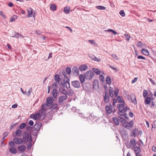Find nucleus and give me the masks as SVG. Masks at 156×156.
Returning <instances> with one entry per match:
<instances>
[{
	"label": "nucleus",
	"mask_w": 156,
	"mask_h": 156,
	"mask_svg": "<svg viewBox=\"0 0 156 156\" xmlns=\"http://www.w3.org/2000/svg\"><path fill=\"white\" fill-rule=\"evenodd\" d=\"M117 108L119 111V114L126 112L128 110H129V108L127 106H125V102H123L122 104H118Z\"/></svg>",
	"instance_id": "obj_1"
},
{
	"label": "nucleus",
	"mask_w": 156,
	"mask_h": 156,
	"mask_svg": "<svg viewBox=\"0 0 156 156\" xmlns=\"http://www.w3.org/2000/svg\"><path fill=\"white\" fill-rule=\"evenodd\" d=\"M46 111L45 110L41 109L39 111V113L40 114V117L42 116V117H44L45 114H46Z\"/></svg>",
	"instance_id": "obj_23"
},
{
	"label": "nucleus",
	"mask_w": 156,
	"mask_h": 156,
	"mask_svg": "<svg viewBox=\"0 0 156 156\" xmlns=\"http://www.w3.org/2000/svg\"><path fill=\"white\" fill-rule=\"evenodd\" d=\"M103 101L105 103H108L110 101V98L108 91L104 92L103 94Z\"/></svg>",
	"instance_id": "obj_7"
},
{
	"label": "nucleus",
	"mask_w": 156,
	"mask_h": 156,
	"mask_svg": "<svg viewBox=\"0 0 156 156\" xmlns=\"http://www.w3.org/2000/svg\"><path fill=\"white\" fill-rule=\"evenodd\" d=\"M93 85L94 87H98L99 84H98V82L97 80H95L93 82Z\"/></svg>",
	"instance_id": "obj_41"
},
{
	"label": "nucleus",
	"mask_w": 156,
	"mask_h": 156,
	"mask_svg": "<svg viewBox=\"0 0 156 156\" xmlns=\"http://www.w3.org/2000/svg\"><path fill=\"white\" fill-rule=\"evenodd\" d=\"M99 78L101 81H103L104 80V77L102 75H100L99 76Z\"/></svg>",
	"instance_id": "obj_61"
},
{
	"label": "nucleus",
	"mask_w": 156,
	"mask_h": 156,
	"mask_svg": "<svg viewBox=\"0 0 156 156\" xmlns=\"http://www.w3.org/2000/svg\"><path fill=\"white\" fill-rule=\"evenodd\" d=\"M26 124L25 123H21L19 126V128L20 129H23L26 127Z\"/></svg>",
	"instance_id": "obj_47"
},
{
	"label": "nucleus",
	"mask_w": 156,
	"mask_h": 156,
	"mask_svg": "<svg viewBox=\"0 0 156 156\" xmlns=\"http://www.w3.org/2000/svg\"><path fill=\"white\" fill-rule=\"evenodd\" d=\"M124 35L125 37L126 38V40L127 41H128L129 40L130 37V36L126 34H125Z\"/></svg>",
	"instance_id": "obj_59"
},
{
	"label": "nucleus",
	"mask_w": 156,
	"mask_h": 156,
	"mask_svg": "<svg viewBox=\"0 0 156 156\" xmlns=\"http://www.w3.org/2000/svg\"><path fill=\"white\" fill-rule=\"evenodd\" d=\"M119 115L121 116L123 115L124 117L126 119H129V117L127 115V113H121V114H120Z\"/></svg>",
	"instance_id": "obj_50"
},
{
	"label": "nucleus",
	"mask_w": 156,
	"mask_h": 156,
	"mask_svg": "<svg viewBox=\"0 0 156 156\" xmlns=\"http://www.w3.org/2000/svg\"><path fill=\"white\" fill-rule=\"evenodd\" d=\"M32 141L28 142V143L27 145V148L28 150H29L31 147L32 144L31 143Z\"/></svg>",
	"instance_id": "obj_46"
},
{
	"label": "nucleus",
	"mask_w": 156,
	"mask_h": 156,
	"mask_svg": "<svg viewBox=\"0 0 156 156\" xmlns=\"http://www.w3.org/2000/svg\"><path fill=\"white\" fill-rule=\"evenodd\" d=\"M93 71L98 75L100 74L101 73L100 71L98 69L93 68L92 69Z\"/></svg>",
	"instance_id": "obj_38"
},
{
	"label": "nucleus",
	"mask_w": 156,
	"mask_h": 156,
	"mask_svg": "<svg viewBox=\"0 0 156 156\" xmlns=\"http://www.w3.org/2000/svg\"><path fill=\"white\" fill-rule=\"evenodd\" d=\"M0 15L4 19H6L7 18L6 16L2 11H0Z\"/></svg>",
	"instance_id": "obj_57"
},
{
	"label": "nucleus",
	"mask_w": 156,
	"mask_h": 156,
	"mask_svg": "<svg viewBox=\"0 0 156 156\" xmlns=\"http://www.w3.org/2000/svg\"><path fill=\"white\" fill-rule=\"evenodd\" d=\"M14 142L17 144H20L23 142L22 139L18 137H15L13 139Z\"/></svg>",
	"instance_id": "obj_9"
},
{
	"label": "nucleus",
	"mask_w": 156,
	"mask_h": 156,
	"mask_svg": "<svg viewBox=\"0 0 156 156\" xmlns=\"http://www.w3.org/2000/svg\"><path fill=\"white\" fill-rule=\"evenodd\" d=\"M133 125V122L131 120L129 122L126 121L124 122H123V126L125 128L127 129L131 128Z\"/></svg>",
	"instance_id": "obj_6"
},
{
	"label": "nucleus",
	"mask_w": 156,
	"mask_h": 156,
	"mask_svg": "<svg viewBox=\"0 0 156 156\" xmlns=\"http://www.w3.org/2000/svg\"><path fill=\"white\" fill-rule=\"evenodd\" d=\"M142 52L146 55H148L149 54V53L147 50L143 48L141 50Z\"/></svg>",
	"instance_id": "obj_32"
},
{
	"label": "nucleus",
	"mask_w": 156,
	"mask_h": 156,
	"mask_svg": "<svg viewBox=\"0 0 156 156\" xmlns=\"http://www.w3.org/2000/svg\"><path fill=\"white\" fill-rule=\"evenodd\" d=\"M121 133L122 137L126 139L128 138V134L125 130L122 129L121 131Z\"/></svg>",
	"instance_id": "obj_15"
},
{
	"label": "nucleus",
	"mask_w": 156,
	"mask_h": 156,
	"mask_svg": "<svg viewBox=\"0 0 156 156\" xmlns=\"http://www.w3.org/2000/svg\"><path fill=\"white\" fill-rule=\"evenodd\" d=\"M17 19V16L15 15H13L12 16L10 20L11 22H14Z\"/></svg>",
	"instance_id": "obj_45"
},
{
	"label": "nucleus",
	"mask_w": 156,
	"mask_h": 156,
	"mask_svg": "<svg viewBox=\"0 0 156 156\" xmlns=\"http://www.w3.org/2000/svg\"><path fill=\"white\" fill-rule=\"evenodd\" d=\"M9 151L13 154H15L17 152V151L14 147H11L9 149Z\"/></svg>",
	"instance_id": "obj_29"
},
{
	"label": "nucleus",
	"mask_w": 156,
	"mask_h": 156,
	"mask_svg": "<svg viewBox=\"0 0 156 156\" xmlns=\"http://www.w3.org/2000/svg\"><path fill=\"white\" fill-rule=\"evenodd\" d=\"M118 119L119 122H121L123 124V122H124L126 120L122 117H121L120 116L118 117Z\"/></svg>",
	"instance_id": "obj_39"
},
{
	"label": "nucleus",
	"mask_w": 156,
	"mask_h": 156,
	"mask_svg": "<svg viewBox=\"0 0 156 156\" xmlns=\"http://www.w3.org/2000/svg\"><path fill=\"white\" fill-rule=\"evenodd\" d=\"M72 72L74 75L77 76L79 74V71L77 68L76 67H74L72 69Z\"/></svg>",
	"instance_id": "obj_17"
},
{
	"label": "nucleus",
	"mask_w": 156,
	"mask_h": 156,
	"mask_svg": "<svg viewBox=\"0 0 156 156\" xmlns=\"http://www.w3.org/2000/svg\"><path fill=\"white\" fill-rule=\"evenodd\" d=\"M112 120L115 123L116 125L118 126L119 125V121L118 119V117L116 118V117H113Z\"/></svg>",
	"instance_id": "obj_34"
},
{
	"label": "nucleus",
	"mask_w": 156,
	"mask_h": 156,
	"mask_svg": "<svg viewBox=\"0 0 156 156\" xmlns=\"http://www.w3.org/2000/svg\"><path fill=\"white\" fill-rule=\"evenodd\" d=\"M67 92V94L70 96H72L73 95L74 93V91L72 89H70L68 90Z\"/></svg>",
	"instance_id": "obj_36"
},
{
	"label": "nucleus",
	"mask_w": 156,
	"mask_h": 156,
	"mask_svg": "<svg viewBox=\"0 0 156 156\" xmlns=\"http://www.w3.org/2000/svg\"><path fill=\"white\" fill-rule=\"evenodd\" d=\"M72 85L75 88H78L80 87V83L78 80H74L71 82Z\"/></svg>",
	"instance_id": "obj_8"
},
{
	"label": "nucleus",
	"mask_w": 156,
	"mask_h": 156,
	"mask_svg": "<svg viewBox=\"0 0 156 156\" xmlns=\"http://www.w3.org/2000/svg\"><path fill=\"white\" fill-rule=\"evenodd\" d=\"M112 57L115 60L118 59L117 57V55L115 54H112Z\"/></svg>",
	"instance_id": "obj_62"
},
{
	"label": "nucleus",
	"mask_w": 156,
	"mask_h": 156,
	"mask_svg": "<svg viewBox=\"0 0 156 156\" xmlns=\"http://www.w3.org/2000/svg\"><path fill=\"white\" fill-rule=\"evenodd\" d=\"M27 11L28 14V17H31L33 16V10L30 8L29 9H27Z\"/></svg>",
	"instance_id": "obj_25"
},
{
	"label": "nucleus",
	"mask_w": 156,
	"mask_h": 156,
	"mask_svg": "<svg viewBox=\"0 0 156 156\" xmlns=\"http://www.w3.org/2000/svg\"><path fill=\"white\" fill-rule=\"evenodd\" d=\"M61 94H63L64 95H67V92L66 90L65 89H62V91L61 92Z\"/></svg>",
	"instance_id": "obj_53"
},
{
	"label": "nucleus",
	"mask_w": 156,
	"mask_h": 156,
	"mask_svg": "<svg viewBox=\"0 0 156 156\" xmlns=\"http://www.w3.org/2000/svg\"><path fill=\"white\" fill-rule=\"evenodd\" d=\"M67 98V96L66 95H64L60 96L59 98L58 99V102L60 104H62L64 101L66 100Z\"/></svg>",
	"instance_id": "obj_10"
},
{
	"label": "nucleus",
	"mask_w": 156,
	"mask_h": 156,
	"mask_svg": "<svg viewBox=\"0 0 156 156\" xmlns=\"http://www.w3.org/2000/svg\"><path fill=\"white\" fill-rule=\"evenodd\" d=\"M66 72L69 74H70L71 72V69L69 67L66 68Z\"/></svg>",
	"instance_id": "obj_51"
},
{
	"label": "nucleus",
	"mask_w": 156,
	"mask_h": 156,
	"mask_svg": "<svg viewBox=\"0 0 156 156\" xmlns=\"http://www.w3.org/2000/svg\"><path fill=\"white\" fill-rule=\"evenodd\" d=\"M110 88L109 89V95L111 97H113L114 94H113V88H111V87H110Z\"/></svg>",
	"instance_id": "obj_35"
},
{
	"label": "nucleus",
	"mask_w": 156,
	"mask_h": 156,
	"mask_svg": "<svg viewBox=\"0 0 156 156\" xmlns=\"http://www.w3.org/2000/svg\"><path fill=\"white\" fill-rule=\"evenodd\" d=\"M126 145L128 148H131L133 149L136 145V141L134 139H131L130 141L129 144L128 142L126 144Z\"/></svg>",
	"instance_id": "obj_5"
},
{
	"label": "nucleus",
	"mask_w": 156,
	"mask_h": 156,
	"mask_svg": "<svg viewBox=\"0 0 156 156\" xmlns=\"http://www.w3.org/2000/svg\"><path fill=\"white\" fill-rule=\"evenodd\" d=\"M53 98L52 97H49L47 99L46 105L49 106H51L53 103Z\"/></svg>",
	"instance_id": "obj_14"
},
{
	"label": "nucleus",
	"mask_w": 156,
	"mask_h": 156,
	"mask_svg": "<svg viewBox=\"0 0 156 156\" xmlns=\"http://www.w3.org/2000/svg\"><path fill=\"white\" fill-rule=\"evenodd\" d=\"M65 80L66 82H65L66 83V87L68 89L70 88V83L69 82V79L68 77H66V79H65Z\"/></svg>",
	"instance_id": "obj_19"
},
{
	"label": "nucleus",
	"mask_w": 156,
	"mask_h": 156,
	"mask_svg": "<svg viewBox=\"0 0 156 156\" xmlns=\"http://www.w3.org/2000/svg\"><path fill=\"white\" fill-rule=\"evenodd\" d=\"M117 101L119 103H122L124 102L123 100L122 97H120L119 96H118L117 98Z\"/></svg>",
	"instance_id": "obj_27"
},
{
	"label": "nucleus",
	"mask_w": 156,
	"mask_h": 156,
	"mask_svg": "<svg viewBox=\"0 0 156 156\" xmlns=\"http://www.w3.org/2000/svg\"><path fill=\"white\" fill-rule=\"evenodd\" d=\"M79 78L81 83H83L85 80V76H84L82 74H80L79 76Z\"/></svg>",
	"instance_id": "obj_31"
},
{
	"label": "nucleus",
	"mask_w": 156,
	"mask_h": 156,
	"mask_svg": "<svg viewBox=\"0 0 156 156\" xmlns=\"http://www.w3.org/2000/svg\"><path fill=\"white\" fill-rule=\"evenodd\" d=\"M50 8L52 10L55 11L56 9V6L55 5L52 4L50 6Z\"/></svg>",
	"instance_id": "obj_48"
},
{
	"label": "nucleus",
	"mask_w": 156,
	"mask_h": 156,
	"mask_svg": "<svg viewBox=\"0 0 156 156\" xmlns=\"http://www.w3.org/2000/svg\"><path fill=\"white\" fill-rule=\"evenodd\" d=\"M119 89L117 88L115 89L114 94L115 97H117L119 92Z\"/></svg>",
	"instance_id": "obj_49"
},
{
	"label": "nucleus",
	"mask_w": 156,
	"mask_h": 156,
	"mask_svg": "<svg viewBox=\"0 0 156 156\" xmlns=\"http://www.w3.org/2000/svg\"><path fill=\"white\" fill-rule=\"evenodd\" d=\"M151 101V98L149 97H146L145 99L144 102L146 105H148Z\"/></svg>",
	"instance_id": "obj_33"
},
{
	"label": "nucleus",
	"mask_w": 156,
	"mask_h": 156,
	"mask_svg": "<svg viewBox=\"0 0 156 156\" xmlns=\"http://www.w3.org/2000/svg\"><path fill=\"white\" fill-rule=\"evenodd\" d=\"M9 145L10 147H14L15 146V144L14 142L12 141H10L9 143Z\"/></svg>",
	"instance_id": "obj_58"
},
{
	"label": "nucleus",
	"mask_w": 156,
	"mask_h": 156,
	"mask_svg": "<svg viewBox=\"0 0 156 156\" xmlns=\"http://www.w3.org/2000/svg\"><path fill=\"white\" fill-rule=\"evenodd\" d=\"M132 134L134 136H136L137 134H139L138 129L135 128L134 129L132 132Z\"/></svg>",
	"instance_id": "obj_30"
},
{
	"label": "nucleus",
	"mask_w": 156,
	"mask_h": 156,
	"mask_svg": "<svg viewBox=\"0 0 156 156\" xmlns=\"http://www.w3.org/2000/svg\"><path fill=\"white\" fill-rule=\"evenodd\" d=\"M79 69L81 71H85L87 69V66L85 64L79 66Z\"/></svg>",
	"instance_id": "obj_16"
},
{
	"label": "nucleus",
	"mask_w": 156,
	"mask_h": 156,
	"mask_svg": "<svg viewBox=\"0 0 156 156\" xmlns=\"http://www.w3.org/2000/svg\"><path fill=\"white\" fill-rule=\"evenodd\" d=\"M94 73L91 70L87 71L84 75L85 79L87 80H90L93 78Z\"/></svg>",
	"instance_id": "obj_3"
},
{
	"label": "nucleus",
	"mask_w": 156,
	"mask_h": 156,
	"mask_svg": "<svg viewBox=\"0 0 156 156\" xmlns=\"http://www.w3.org/2000/svg\"><path fill=\"white\" fill-rule=\"evenodd\" d=\"M133 149L136 154L139 153L141 151L140 148L139 147H135Z\"/></svg>",
	"instance_id": "obj_22"
},
{
	"label": "nucleus",
	"mask_w": 156,
	"mask_h": 156,
	"mask_svg": "<svg viewBox=\"0 0 156 156\" xmlns=\"http://www.w3.org/2000/svg\"><path fill=\"white\" fill-rule=\"evenodd\" d=\"M41 123L40 122H37L34 125V129L37 131H39L40 129Z\"/></svg>",
	"instance_id": "obj_11"
},
{
	"label": "nucleus",
	"mask_w": 156,
	"mask_h": 156,
	"mask_svg": "<svg viewBox=\"0 0 156 156\" xmlns=\"http://www.w3.org/2000/svg\"><path fill=\"white\" fill-rule=\"evenodd\" d=\"M105 32H111L112 33L114 34V35H116V34H117V33L115 31V30H112V29H108L107 30H105Z\"/></svg>",
	"instance_id": "obj_42"
},
{
	"label": "nucleus",
	"mask_w": 156,
	"mask_h": 156,
	"mask_svg": "<svg viewBox=\"0 0 156 156\" xmlns=\"http://www.w3.org/2000/svg\"><path fill=\"white\" fill-rule=\"evenodd\" d=\"M48 106L46 104H44L42 105L41 106V108L42 109L46 110V108L47 106Z\"/></svg>",
	"instance_id": "obj_52"
},
{
	"label": "nucleus",
	"mask_w": 156,
	"mask_h": 156,
	"mask_svg": "<svg viewBox=\"0 0 156 156\" xmlns=\"http://www.w3.org/2000/svg\"><path fill=\"white\" fill-rule=\"evenodd\" d=\"M18 148L19 151L23 152L25 150L26 148L25 146L23 145H21L18 147Z\"/></svg>",
	"instance_id": "obj_24"
},
{
	"label": "nucleus",
	"mask_w": 156,
	"mask_h": 156,
	"mask_svg": "<svg viewBox=\"0 0 156 156\" xmlns=\"http://www.w3.org/2000/svg\"><path fill=\"white\" fill-rule=\"evenodd\" d=\"M89 57L92 60L98 62H100L101 59L100 58H98L94 55H89Z\"/></svg>",
	"instance_id": "obj_18"
},
{
	"label": "nucleus",
	"mask_w": 156,
	"mask_h": 156,
	"mask_svg": "<svg viewBox=\"0 0 156 156\" xmlns=\"http://www.w3.org/2000/svg\"><path fill=\"white\" fill-rule=\"evenodd\" d=\"M106 113L107 115H109L112 113H115V109H113L111 105L108 106L106 105L105 107Z\"/></svg>",
	"instance_id": "obj_4"
},
{
	"label": "nucleus",
	"mask_w": 156,
	"mask_h": 156,
	"mask_svg": "<svg viewBox=\"0 0 156 156\" xmlns=\"http://www.w3.org/2000/svg\"><path fill=\"white\" fill-rule=\"evenodd\" d=\"M59 109V108L57 104H54L50 107L51 110L55 112H57Z\"/></svg>",
	"instance_id": "obj_12"
},
{
	"label": "nucleus",
	"mask_w": 156,
	"mask_h": 156,
	"mask_svg": "<svg viewBox=\"0 0 156 156\" xmlns=\"http://www.w3.org/2000/svg\"><path fill=\"white\" fill-rule=\"evenodd\" d=\"M52 96L54 98H56L57 97V94L58 93L57 92V90L56 89H54L52 90Z\"/></svg>",
	"instance_id": "obj_26"
},
{
	"label": "nucleus",
	"mask_w": 156,
	"mask_h": 156,
	"mask_svg": "<svg viewBox=\"0 0 156 156\" xmlns=\"http://www.w3.org/2000/svg\"><path fill=\"white\" fill-rule=\"evenodd\" d=\"M40 116V114L39 113H37L34 114H32L31 115H30V118L36 120L39 119L40 117H41Z\"/></svg>",
	"instance_id": "obj_13"
},
{
	"label": "nucleus",
	"mask_w": 156,
	"mask_h": 156,
	"mask_svg": "<svg viewBox=\"0 0 156 156\" xmlns=\"http://www.w3.org/2000/svg\"><path fill=\"white\" fill-rule=\"evenodd\" d=\"M15 35L13 36H12V37H15V38H19V35H18L17 34V33H16V32H15Z\"/></svg>",
	"instance_id": "obj_63"
},
{
	"label": "nucleus",
	"mask_w": 156,
	"mask_h": 156,
	"mask_svg": "<svg viewBox=\"0 0 156 156\" xmlns=\"http://www.w3.org/2000/svg\"><path fill=\"white\" fill-rule=\"evenodd\" d=\"M70 11V7L69 6H66L64 7V12L66 14H68L69 13Z\"/></svg>",
	"instance_id": "obj_28"
},
{
	"label": "nucleus",
	"mask_w": 156,
	"mask_h": 156,
	"mask_svg": "<svg viewBox=\"0 0 156 156\" xmlns=\"http://www.w3.org/2000/svg\"><path fill=\"white\" fill-rule=\"evenodd\" d=\"M119 14L122 17H124L125 15V13L123 10H121L120 11Z\"/></svg>",
	"instance_id": "obj_54"
},
{
	"label": "nucleus",
	"mask_w": 156,
	"mask_h": 156,
	"mask_svg": "<svg viewBox=\"0 0 156 156\" xmlns=\"http://www.w3.org/2000/svg\"><path fill=\"white\" fill-rule=\"evenodd\" d=\"M54 79L55 82H58L61 79L60 78V76L58 74L55 75L54 77Z\"/></svg>",
	"instance_id": "obj_43"
},
{
	"label": "nucleus",
	"mask_w": 156,
	"mask_h": 156,
	"mask_svg": "<svg viewBox=\"0 0 156 156\" xmlns=\"http://www.w3.org/2000/svg\"><path fill=\"white\" fill-rule=\"evenodd\" d=\"M147 94V90H144L143 93V96L144 97L146 98Z\"/></svg>",
	"instance_id": "obj_55"
},
{
	"label": "nucleus",
	"mask_w": 156,
	"mask_h": 156,
	"mask_svg": "<svg viewBox=\"0 0 156 156\" xmlns=\"http://www.w3.org/2000/svg\"><path fill=\"white\" fill-rule=\"evenodd\" d=\"M106 81L107 83L109 85L111 84V80L110 76H107Z\"/></svg>",
	"instance_id": "obj_37"
},
{
	"label": "nucleus",
	"mask_w": 156,
	"mask_h": 156,
	"mask_svg": "<svg viewBox=\"0 0 156 156\" xmlns=\"http://www.w3.org/2000/svg\"><path fill=\"white\" fill-rule=\"evenodd\" d=\"M96 8L98 9H100V10H104L106 9L105 7L102 6H100V5H98L96 6Z\"/></svg>",
	"instance_id": "obj_44"
},
{
	"label": "nucleus",
	"mask_w": 156,
	"mask_h": 156,
	"mask_svg": "<svg viewBox=\"0 0 156 156\" xmlns=\"http://www.w3.org/2000/svg\"><path fill=\"white\" fill-rule=\"evenodd\" d=\"M22 139L24 143H27L29 141H32V139L30 133L27 131L23 132Z\"/></svg>",
	"instance_id": "obj_2"
},
{
	"label": "nucleus",
	"mask_w": 156,
	"mask_h": 156,
	"mask_svg": "<svg viewBox=\"0 0 156 156\" xmlns=\"http://www.w3.org/2000/svg\"><path fill=\"white\" fill-rule=\"evenodd\" d=\"M16 136L19 137L23 135L22 131L18 129L16 130Z\"/></svg>",
	"instance_id": "obj_21"
},
{
	"label": "nucleus",
	"mask_w": 156,
	"mask_h": 156,
	"mask_svg": "<svg viewBox=\"0 0 156 156\" xmlns=\"http://www.w3.org/2000/svg\"><path fill=\"white\" fill-rule=\"evenodd\" d=\"M65 81V80L64 81H63L62 79H60L59 81L58 82H57L58 83L61 87H64L65 86V85L66 84Z\"/></svg>",
	"instance_id": "obj_20"
},
{
	"label": "nucleus",
	"mask_w": 156,
	"mask_h": 156,
	"mask_svg": "<svg viewBox=\"0 0 156 156\" xmlns=\"http://www.w3.org/2000/svg\"><path fill=\"white\" fill-rule=\"evenodd\" d=\"M26 127V130L28 131H30L32 129V127L30 126H27Z\"/></svg>",
	"instance_id": "obj_60"
},
{
	"label": "nucleus",
	"mask_w": 156,
	"mask_h": 156,
	"mask_svg": "<svg viewBox=\"0 0 156 156\" xmlns=\"http://www.w3.org/2000/svg\"><path fill=\"white\" fill-rule=\"evenodd\" d=\"M131 99L132 102L134 104L136 105L137 104L136 98L134 95H133L132 98H131Z\"/></svg>",
	"instance_id": "obj_40"
},
{
	"label": "nucleus",
	"mask_w": 156,
	"mask_h": 156,
	"mask_svg": "<svg viewBox=\"0 0 156 156\" xmlns=\"http://www.w3.org/2000/svg\"><path fill=\"white\" fill-rule=\"evenodd\" d=\"M32 91V88H30L29 90L28 91V93H27L26 95H27V96H29L31 94V93Z\"/></svg>",
	"instance_id": "obj_56"
},
{
	"label": "nucleus",
	"mask_w": 156,
	"mask_h": 156,
	"mask_svg": "<svg viewBox=\"0 0 156 156\" xmlns=\"http://www.w3.org/2000/svg\"><path fill=\"white\" fill-rule=\"evenodd\" d=\"M30 126H33L34 123L32 120H30L28 122Z\"/></svg>",
	"instance_id": "obj_64"
}]
</instances>
